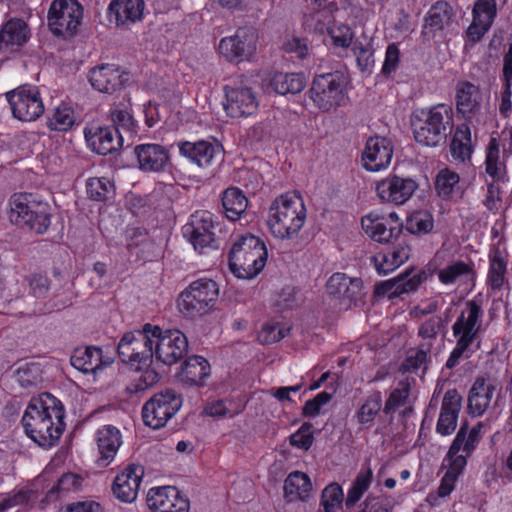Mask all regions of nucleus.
Returning <instances> with one entry per match:
<instances>
[{
	"mask_svg": "<svg viewBox=\"0 0 512 512\" xmlns=\"http://www.w3.org/2000/svg\"><path fill=\"white\" fill-rule=\"evenodd\" d=\"M71 365L84 374L95 373L102 363V350L94 346L74 349L70 357Z\"/></svg>",
	"mask_w": 512,
	"mask_h": 512,
	"instance_id": "39",
	"label": "nucleus"
},
{
	"mask_svg": "<svg viewBox=\"0 0 512 512\" xmlns=\"http://www.w3.org/2000/svg\"><path fill=\"white\" fill-rule=\"evenodd\" d=\"M138 167L144 172H160L164 170L169 161V154L165 147L159 144H142L134 149Z\"/></svg>",
	"mask_w": 512,
	"mask_h": 512,
	"instance_id": "30",
	"label": "nucleus"
},
{
	"mask_svg": "<svg viewBox=\"0 0 512 512\" xmlns=\"http://www.w3.org/2000/svg\"><path fill=\"white\" fill-rule=\"evenodd\" d=\"M462 407V397L457 390H448L442 400L436 432L442 436L451 435L457 428Z\"/></svg>",
	"mask_w": 512,
	"mask_h": 512,
	"instance_id": "26",
	"label": "nucleus"
},
{
	"mask_svg": "<svg viewBox=\"0 0 512 512\" xmlns=\"http://www.w3.org/2000/svg\"><path fill=\"white\" fill-rule=\"evenodd\" d=\"M484 312L475 300L465 303L456 321L452 325V333L457 342L472 347L482 327Z\"/></svg>",
	"mask_w": 512,
	"mask_h": 512,
	"instance_id": "16",
	"label": "nucleus"
},
{
	"mask_svg": "<svg viewBox=\"0 0 512 512\" xmlns=\"http://www.w3.org/2000/svg\"><path fill=\"white\" fill-rule=\"evenodd\" d=\"M452 16V9L447 2L438 1L428 11L425 26L432 31L441 30L448 24Z\"/></svg>",
	"mask_w": 512,
	"mask_h": 512,
	"instance_id": "50",
	"label": "nucleus"
},
{
	"mask_svg": "<svg viewBox=\"0 0 512 512\" xmlns=\"http://www.w3.org/2000/svg\"><path fill=\"white\" fill-rule=\"evenodd\" d=\"M443 326L441 317L434 316L424 321L418 328V337L421 338L419 344L428 345V349L432 351L434 344L438 340V334Z\"/></svg>",
	"mask_w": 512,
	"mask_h": 512,
	"instance_id": "54",
	"label": "nucleus"
},
{
	"mask_svg": "<svg viewBox=\"0 0 512 512\" xmlns=\"http://www.w3.org/2000/svg\"><path fill=\"white\" fill-rule=\"evenodd\" d=\"M117 351L123 363L130 365L135 370L142 371L135 384L128 388L130 392L144 391L159 381V374L151 368L153 340L151 333L147 331V324L141 331L125 333L118 343Z\"/></svg>",
	"mask_w": 512,
	"mask_h": 512,
	"instance_id": "2",
	"label": "nucleus"
},
{
	"mask_svg": "<svg viewBox=\"0 0 512 512\" xmlns=\"http://www.w3.org/2000/svg\"><path fill=\"white\" fill-rule=\"evenodd\" d=\"M15 379L23 388H36L42 383V369L39 363H20L15 370Z\"/></svg>",
	"mask_w": 512,
	"mask_h": 512,
	"instance_id": "48",
	"label": "nucleus"
},
{
	"mask_svg": "<svg viewBox=\"0 0 512 512\" xmlns=\"http://www.w3.org/2000/svg\"><path fill=\"white\" fill-rule=\"evenodd\" d=\"M211 372L209 362L202 356L193 355L188 357L181 368L180 378L183 382L204 386Z\"/></svg>",
	"mask_w": 512,
	"mask_h": 512,
	"instance_id": "37",
	"label": "nucleus"
},
{
	"mask_svg": "<svg viewBox=\"0 0 512 512\" xmlns=\"http://www.w3.org/2000/svg\"><path fill=\"white\" fill-rule=\"evenodd\" d=\"M284 496L289 502L306 500L312 490L309 476L301 471H293L284 481Z\"/></svg>",
	"mask_w": 512,
	"mask_h": 512,
	"instance_id": "40",
	"label": "nucleus"
},
{
	"mask_svg": "<svg viewBox=\"0 0 512 512\" xmlns=\"http://www.w3.org/2000/svg\"><path fill=\"white\" fill-rule=\"evenodd\" d=\"M96 443L100 455L97 462L106 467L114 460L122 445L121 432L115 426L104 425L96 431Z\"/></svg>",
	"mask_w": 512,
	"mask_h": 512,
	"instance_id": "29",
	"label": "nucleus"
},
{
	"mask_svg": "<svg viewBox=\"0 0 512 512\" xmlns=\"http://www.w3.org/2000/svg\"><path fill=\"white\" fill-rule=\"evenodd\" d=\"M180 155L199 168L213 166L222 156L223 148L218 142L200 140L178 144Z\"/></svg>",
	"mask_w": 512,
	"mask_h": 512,
	"instance_id": "19",
	"label": "nucleus"
},
{
	"mask_svg": "<svg viewBox=\"0 0 512 512\" xmlns=\"http://www.w3.org/2000/svg\"><path fill=\"white\" fill-rule=\"evenodd\" d=\"M482 427V424L479 423L467 433L466 426H462L457 432L455 438H458L460 434H462L463 436L461 442V449L463 450L464 453H466V456H470L476 449L481 439Z\"/></svg>",
	"mask_w": 512,
	"mask_h": 512,
	"instance_id": "60",
	"label": "nucleus"
},
{
	"mask_svg": "<svg viewBox=\"0 0 512 512\" xmlns=\"http://www.w3.org/2000/svg\"><path fill=\"white\" fill-rule=\"evenodd\" d=\"M224 110L232 118L247 117L258 109L256 96L250 88L225 87Z\"/></svg>",
	"mask_w": 512,
	"mask_h": 512,
	"instance_id": "24",
	"label": "nucleus"
},
{
	"mask_svg": "<svg viewBox=\"0 0 512 512\" xmlns=\"http://www.w3.org/2000/svg\"><path fill=\"white\" fill-rule=\"evenodd\" d=\"M362 289V281L359 278H350L343 273L333 274L327 283L330 295L349 301L356 300Z\"/></svg>",
	"mask_w": 512,
	"mask_h": 512,
	"instance_id": "36",
	"label": "nucleus"
},
{
	"mask_svg": "<svg viewBox=\"0 0 512 512\" xmlns=\"http://www.w3.org/2000/svg\"><path fill=\"white\" fill-rule=\"evenodd\" d=\"M267 249L258 237L247 234L241 236L229 252V268L239 279H253L265 267Z\"/></svg>",
	"mask_w": 512,
	"mask_h": 512,
	"instance_id": "4",
	"label": "nucleus"
},
{
	"mask_svg": "<svg viewBox=\"0 0 512 512\" xmlns=\"http://www.w3.org/2000/svg\"><path fill=\"white\" fill-rule=\"evenodd\" d=\"M393 142L381 136L370 137L361 153L362 167L368 172L386 170L392 161Z\"/></svg>",
	"mask_w": 512,
	"mask_h": 512,
	"instance_id": "17",
	"label": "nucleus"
},
{
	"mask_svg": "<svg viewBox=\"0 0 512 512\" xmlns=\"http://www.w3.org/2000/svg\"><path fill=\"white\" fill-rule=\"evenodd\" d=\"M421 281L422 278L420 275H413L409 278L407 276H401L389 279L376 285L375 294L377 296H386L388 299H394L405 293L416 290Z\"/></svg>",
	"mask_w": 512,
	"mask_h": 512,
	"instance_id": "38",
	"label": "nucleus"
},
{
	"mask_svg": "<svg viewBox=\"0 0 512 512\" xmlns=\"http://www.w3.org/2000/svg\"><path fill=\"white\" fill-rule=\"evenodd\" d=\"M306 217L307 211L302 197L296 193H285L271 203L267 225L275 238L294 240L303 228Z\"/></svg>",
	"mask_w": 512,
	"mask_h": 512,
	"instance_id": "3",
	"label": "nucleus"
},
{
	"mask_svg": "<svg viewBox=\"0 0 512 512\" xmlns=\"http://www.w3.org/2000/svg\"><path fill=\"white\" fill-rule=\"evenodd\" d=\"M382 408V395L379 391H374L364 398L359 405L354 418L360 425L372 424Z\"/></svg>",
	"mask_w": 512,
	"mask_h": 512,
	"instance_id": "46",
	"label": "nucleus"
},
{
	"mask_svg": "<svg viewBox=\"0 0 512 512\" xmlns=\"http://www.w3.org/2000/svg\"><path fill=\"white\" fill-rule=\"evenodd\" d=\"M111 119L113 126L124 135V141L127 140V146L133 142V138L137 135V124L127 109L115 108L111 111Z\"/></svg>",
	"mask_w": 512,
	"mask_h": 512,
	"instance_id": "47",
	"label": "nucleus"
},
{
	"mask_svg": "<svg viewBox=\"0 0 512 512\" xmlns=\"http://www.w3.org/2000/svg\"><path fill=\"white\" fill-rule=\"evenodd\" d=\"M422 117L413 121L415 140L425 146H437L447 136V129L453 123V109L448 104H438L428 111L421 112Z\"/></svg>",
	"mask_w": 512,
	"mask_h": 512,
	"instance_id": "6",
	"label": "nucleus"
},
{
	"mask_svg": "<svg viewBox=\"0 0 512 512\" xmlns=\"http://www.w3.org/2000/svg\"><path fill=\"white\" fill-rule=\"evenodd\" d=\"M86 188L88 197L95 201H104L113 193V185L107 178H90Z\"/></svg>",
	"mask_w": 512,
	"mask_h": 512,
	"instance_id": "58",
	"label": "nucleus"
},
{
	"mask_svg": "<svg viewBox=\"0 0 512 512\" xmlns=\"http://www.w3.org/2000/svg\"><path fill=\"white\" fill-rule=\"evenodd\" d=\"M222 205L226 217L231 221H236L246 211L248 200L239 188L231 187L224 191Z\"/></svg>",
	"mask_w": 512,
	"mask_h": 512,
	"instance_id": "43",
	"label": "nucleus"
},
{
	"mask_svg": "<svg viewBox=\"0 0 512 512\" xmlns=\"http://www.w3.org/2000/svg\"><path fill=\"white\" fill-rule=\"evenodd\" d=\"M455 101L458 114L470 121L480 113L482 94L477 85L461 81L456 86Z\"/></svg>",
	"mask_w": 512,
	"mask_h": 512,
	"instance_id": "27",
	"label": "nucleus"
},
{
	"mask_svg": "<svg viewBox=\"0 0 512 512\" xmlns=\"http://www.w3.org/2000/svg\"><path fill=\"white\" fill-rule=\"evenodd\" d=\"M82 16L83 8L77 0H53L48 11V25L55 35L71 36Z\"/></svg>",
	"mask_w": 512,
	"mask_h": 512,
	"instance_id": "13",
	"label": "nucleus"
},
{
	"mask_svg": "<svg viewBox=\"0 0 512 512\" xmlns=\"http://www.w3.org/2000/svg\"><path fill=\"white\" fill-rule=\"evenodd\" d=\"M373 480V471L370 467L362 468L347 491L345 505L347 508L354 507L364 496L371 486Z\"/></svg>",
	"mask_w": 512,
	"mask_h": 512,
	"instance_id": "45",
	"label": "nucleus"
},
{
	"mask_svg": "<svg viewBox=\"0 0 512 512\" xmlns=\"http://www.w3.org/2000/svg\"><path fill=\"white\" fill-rule=\"evenodd\" d=\"M333 44L336 47L348 48L354 37L352 29L346 24H334L328 29Z\"/></svg>",
	"mask_w": 512,
	"mask_h": 512,
	"instance_id": "62",
	"label": "nucleus"
},
{
	"mask_svg": "<svg viewBox=\"0 0 512 512\" xmlns=\"http://www.w3.org/2000/svg\"><path fill=\"white\" fill-rule=\"evenodd\" d=\"M417 187L413 179L394 175L378 182L376 191L382 201L402 205L411 198Z\"/></svg>",
	"mask_w": 512,
	"mask_h": 512,
	"instance_id": "23",
	"label": "nucleus"
},
{
	"mask_svg": "<svg viewBox=\"0 0 512 512\" xmlns=\"http://www.w3.org/2000/svg\"><path fill=\"white\" fill-rule=\"evenodd\" d=\"M475 276L473 263L462 260L453 261L437 271L438 280L445 286L460 287L473 282Z\"/></svg>",
	"mask_w": 512,
	"mask_h": 512,
	"instance_id": "31",
	"label": "nucleus"
},
{
	"mask_svg": "<svg viewBox=\"0 0 512 512\" xmlns=\"http://www.w3.org/2000/svg\"><path fill=\"white\" fill-rule=\"evenodd\" d=\"M459 180L460 177L456 172L449 169L441 170L438 173L435 182L438 195L444 199L451 197L459 183Z\"/></svg>",
	"mask_w": 512,
	"mask_h": 512,
	"instance_id": "57",
	"label": "nucleus"
},
{
	"mask_svg": "<svg viewBox=\"0 0 512 512\" xmlns=\"http://www.w3.org/2000/svg\"><path fill=\"white\" fill-rule=\"evenodd\" d=\"M76 121L73 109L67 104L61 103L54 108L48 117L47 126L54 131H68Z\"/></svg>",
	"mask_w": 512,
	"mask_h": 512,
	"instance_id": "49",
	"label": "nucleus"
},
{
	"mask_svg": "<svg viewBox=\"0 0 512 512\" xmlns=\"http://www.w3.org/2000/svg\"><path fill=\"white\" fill-rule=\"evenodd\" d=\"M344 500V493L342 487L336 483L327 485L321 494L320 504L324 512H337Z\"/></svg>",
	"mask_w": 512,
	"mask_h": 512,
	"instance_id": "55",
	"label": "nucleus"
},
{
	"mask_svg": "<svg viewBox=\"0 0 512 512\" xmlns=\"http://www.w3.org/2000/svg\"><path fill=\"white\" fill-rule=\"evenodd\" d=\"M144 7L143 0H111L108 14L117 26L129 25L142 19Z\"/></svg>",
	"mask_w": 512,
	"mask_h": 512,
	"instance_id": "34",
	"label": "nucleus"
},
{
	"mask_svg": "<svg viewBox=\"0 0 512 512\" xmlns=\"http://www.w3.org/2000/svg\"><path fill=\"white\" fill-rule=\"evenodd\" d=\"M310 428V425L303 424L294 434L291 435V445L304 450L309 449L313 443V435Z\"/></svg>",
	"mask_w": 512,
	"mask_h": 512,
	"instance_id": "64",
	"label": "nucleus"
},
{
	"mask_svg": "<svg viewBox=\"0 0 512 512\" xmlns=\"http://www.w3.org/2000/svg\"><path fill=\"white\" fill-rule=\"evenodd\" d=\"M305 77L301 73H276L272 80L273 90L281 95L297 94L305 88Z\"/></svg>",
	"mask_w": 512,
	"mask_h": 512,
	"instance_id": "44",
	"label": "nucleus"
},
{
	"mask_svg": "<svg viewBox=\"0 0 512 512\" xmlns=\"http://www.w3.org/2000/svg\"><path fill=\"white\" fill-rule=\"evenodd\" d=\"M148 507L155 512H189V499L175 487H154L147 496Z\"/></svg>",
	"mask_w": 512,
	"mask_h": 512,
	"instance_id": "20",
	"label": "nucleus"
},
{
	"mask_svg": "<svg viewBox=\"0 0 512 512\" xmlns=\"http://www.w3.org/2000/svg\"><path fill=\"white\" fill-rule=\"evenodd\" d=\"M219 296L218 284L210 278H200L181 292L178 307L185 316L194 318L210 312Z\"/></svg>",
	"mask_w": 512,
	"mask_h": 512,
	"instance_id": "8",
	"label": "nucleus"
},
{
	"mask_svg": "<svg viewBox=\"0 0 512 512\" xmlns=\"http://www.w3.org/2000/svg\"><path fill=\"white\" fill-rule=\"evenodd\" d=\"M507 253L500 244L494 246L489 252V269L487 273V285L494 291H500L508 287L507 279Z\"/></svg>",
	"mask_w": 512,
	"mask_h": 512,
	"instance_id": "33",
	"label": "nucleus"
},
{
	"mask_svg": "<svg viewBox=\"0 0 512 512\" xmlns=\"http://www.w3.org/2000/svg\"><path fill=\"white\" fill-rule=\"evenodd\" d=\"M10 219L17 225H26L37 234H43L51 224L50 206L32 194H14L10 198Z\"/></svg>",
	"mask_w": 512,
	"mask_h": 512,
	"instance_id": "5",
	"label": "nucleus"
},
{
	"mask_svg": "<svg viewBox=\"0 0 512 512\" xmlns=\"http://www.w3.org/2000/svg\"><path fill=\"white\" fill-rule=\"evenodd\" d=\"M347 78L340 71L316 75L309 89L313 104L323 112L342 106L347 98Z\"/></svg>",
	"mask_w": 512,
	"mask_h": 512,
	"instance_id": "7",
	"label": "nucleus"
},
{
	"mask_svg": "<svg viewBox=\"0 0 512 512\" xmlns=\"http://www.w3.org/2000/svg\"><path fill=\"white\" fill-rule=\"evenodd\" d=\"M450 152L454 161L464 163L471 158V130L468 125H459L450 144Z\"/></svg>",
	"mask_w": 512,
	"mask_h": 512,
	"instance_id": "41",
	"label": "nucleus"
},
{
	"mask_svg": "<svg viewBox=\"0 0 512 512\" xmlns=\"http://www.w3.org/2000/svg\"><path fill=\"white\" fill-rule=\"evenodd\" d=\"M404 228L410 234L424 235L434 228V219L430 212L421 210L412 213L405 222Z\"/></svg>",
	"mask_w": 512,
	"mask_h": 512,
	"instance_id": "52",
	"label": "nucleus"
},
{
	"mask_svg": "<svg viewBox=\"0 0 512 512\" xmlns=\"http://www.w3.org/2000/svg\"><path fill=\"white\" fill-rule=\"evenodd\" d=\"M61 402L50 393L33 397L22 416L25 434L43 448L55 446L65 428Z\"/></svg>",
	"mask_w": 512,
	"mask_h": 512,
	"instance_id": "1",
	"label": "nucleus"
},
{
	"mask_svg": "<svg viewBox=\"0 0 512 512\" xmlns=\"http://www.w3.org/2000/svg\"><path fill=\"white\" fill-rule=\"evenodd\" d=\"M128 80V75L115 64H102L89 73L92 87L102 93H113Z\"/></svg>",
	"mask_w": 512,
	"mask_h": 512,
	"instance_id": "25",
	"label": "nucleus"
},
{
	"mask_svg": "<svg viewBox=\"0 0 512 512\" xmlns=\"http://www.w3.org/2000/svg\"><path fill=\"white\" fill-rule=\"evenodd\" d=\"M496 383L490 379L478 378L468 397V411L473 416H481L490 407L497 391Z\"/></svg>",
	"mask_w": 512,
	"mask_h": 512,
	"instance_id": "28",
	"label": "nucleus"
},
{
	"mask_svg": "<svg viewBox=\"0 0 512 512\" xmlns=\"http://www.w3.org/2000/svg\"><path fill=\"white\" fill-rule=\"evenodd\" d=\"M85 139L91 149L100 154H110L124 145V135L114 127L89 125L84 129Z\"/></svg>",
	"mask_w": 512,
	"mask_h": 512,
	"instance_id": "21",
	"label": "nucleus"
},
{
	"mask_svg": "<svg viewBox=\"0 0 512 512\" xmlns=\"http://www.w3.org/2000/svg\"><path fill=\"white\" fill-rule=\"evenodd\" d=\"M147 331L153 340V359L173 365L179 362L188 350L186 335L178 329L163 330L159 326L147 323Z\"/></svg>",
	"mask_w": 512,
	"mask_h": 512,
	"instance_id": "9",
	"label": "nucleus"
},
{
	"mask_svg": "<svg viewBox=\"0 0 512 512\" xmlns=\"http://www.w3.org/2000/svg\"><path fill=\"white\" fill-rule=\"evenodd\" d=\"M410 251L409 245L399 243L386 252L376 254L372 257V261L379 274H388L403 265L409 259Z\"/></svg>",
	"mask_w": 512,
	"mask_h": 512,
	"instance_id": "35",
	"label": "nucleus"
},
{
	"mask_svg": "<svg viewBox=\"0 0 512 512\" xmlns=\"http://www.w3.org/2000/svg\"><path fill=\"white\" fill-rule=\"evenodd\" d=\"M30 38L27 23L20 18H11L0 29V52L23 46Z\"/></svg>",
	"mask_w": 512,
	"mask_h": 512,
	"instance_id": "32",
	"label": "nucleus"
},
{
	"mask_svg": "<svg viewBox=\"0 0 512 512\" xmlns=\"http://www.w3.org/2000/svg\"><path fill=\"white\" fill-rule=\"evenodd\" d=\"M485 172L493 182H503L506 175V165L500 159V145L496 138H491L486 147Z\"/></svg>",
	"mask_w": 512,
	"mask_h": 512,
	"instance_id": "42",
	"label": "nucleus"
},
{
	"mask_svg": "<svg viewBox=\"0 0 512 512\" xmlns=\"http://www.w3.org/2000/svg\"><path fill=\"white\" fill-rule=\"evenodd\" d=\"M258 41L259 33L255 27H240L233 35L219 41L218 51L229 63L251 62L256 55Z\"/></svg>",
	"mask_w": 512,
	"mask_h": 512,
	"instance_id": "10",
	"label": "nucleus"
},
{
	"mask_svg": "<svg viewBox=\"0 0 512 512\" xmlns=\"http://www.w3.org/2000/svg\"><path fill=\"white\" fill-rule=\"evenodd\" d=\"M219 224L214 220V215L207 211H196L191 220L183 227V233L189 238L194 249L204 253L206 249H217L215 230Z\"/></svg>",
	"mask_w": 512,
	"mask_h": 512,
	"instance_id": "14",
	"label": "nucleus"
},
{
	"mask_svg": "<svg viewBox=\"0 0 512 512\" xmlns=\"http://www.w3.org/2000/svg\"><path fill=\"white\" fill-rule=\"evenodd\" d=\"M182 400L172 390L155 394L142 408V418L145 425L160 429L179 411Z\"/></svg>",
	"mask_w": 512,
	"mask_h": 512,
	"instance_id": "12",
	"label": "nucleus"
},
{
	"mask_svg": "<svg viewBox=\"0 0 512 512\" xmlns=\"http://www.w3.org/2000/svg\"><path fill=\"white\" fill-rule=\"evenodd\" d=\"M512 82L502 81V87L499 96L496 97L498 100V111L500 115L507 118L512 113Z\"/></svg>",
	"mask_w": 512,
	"mask_h": 512,
	"instance_id": "63",
	"label": "nucleus"
},
{
	"mask_svg": "<svg viewBox=\"0 0 512 512\" xmlns=\"http://www.w3.org/2000/svg\"><path fill=\"white\" fill-rule=\"evenodd\" d=\"M290 328L281 323H267L259 332L258 338L261 343L271 344L283 339Z\"/></svg>",
	"mask_w": 512,
	"mask_h": 512,
	"instance_id": "59",
	"label": "nucleus"
},
{
	"mask_svg": "<svg viewBox=\"0 0 512 512\" xmlns=\"http://www.w3.org/2000/svg\"><path fill=\"white\" fill-rule=\"evenodd\" d=\"M144 468L141 465L130 464L117 474L113 481V495L123 503H132L136 500Z\"/></svg>",
	"mask_w": 512,
	"mask_h": 512,
	"instance_id": "22",
	"label": "nucleus"
},
{
	"mask_svg": "<svg viewBox=\"0 0 512 512\" xmlns=\"http://www.w3.org/2000/svg\"><path fill=\"white\" fill-rule=\"evenodd\" d=\"M353 52L356 56L357 65L361 71H367L374 64V50L370 43L355 41L353 43Z\"/></svg>",
	"mask_w": 512,
	"mask_h": 512,
	"instance_id": "61",
	"label": "nucleus"
},
{
	"mask_svg": "<svg viewBox=\"0 0 512 512\" xmlns=\"http://www.w3.org/2000/svg\"><path fill=\"white\" fill-rule=\"evenodd\" d=\"M496 16V0H476L472 8V22L465 31L467 41L479 42L491 29Z\"/></svg>",
	"mask_w": 512,
	"mask_h": 512,
	"instance_id": "18",
	"label": "nucleus"
},
{
	"mask_svg": "<svg viewBox=\"0 0 512 512\" xmlns=\"http://www.w3.org/2000/svg\"><path fill=\"white\" fill-rule=\"evenodd\" d=\"M364 233L373 241L388 243L397 238L402 230V224L396 213L381 214L372 211L361 220Z\"/></svg>",
	"mask_w": 512,
	"mask_h": 512,
	"instance_id": "15",
	"label": "nucleus"
},
{
	"mask_svg": "<svg viewBox=\"0 0 512 512\" xmlns=\"http://www.w3.org/2000/svg\"><path fill=\"white\" fill-rule=\"evenodd\" d=\"M462 434L458 438H454L445 461L448 462V468L445 474L454 478H458L467 465V457L465 454H459L461 450Z\"/></svg>",
	"mask_w": 512,
	"mask_h": 512,
	"instance_id": "51",
	"label": "nucleus"
},
{
	"mask_svg": "<svg viewBox=\"0 0 512 512\" xmlns=\"http://www.w3.org/2000/svg\"><path fill=\"white\" fill-rule=\"evenodd\" d=\"M410 395V386L406 382H400L388 396L383 411L389 415L401 407H405Z\"/></svg>",
	"mask_w": 512,
	"mask_h": 512,
	"instance_id": "56",
	"label": "nucleus"
},
{
	"mask_svg": "<svg viewBox=\"0 0 512 512\" xmlns=\"http://www.w3.org/2000/svg\"><path fill=\"white\" fill-rule=\"evenodd\" d=\"M81 484V477L73 473H66L62 475L57 483L47 492L46 498L48 501H56L66 493L78 490Z\"/></svg>",
	"mask_w": 512,
	"mask_h": 512,
	"instance_id": "53",
	"label": "nucleus"
},
{
	"mask_svg": "<svg viewBox=\"0 0 512 512\" xmlns=\"http://www.w3.org/2000/svg\"><path fill=\"white\" fill-rule=\"evenodd\" d=\"M5 96L13 117L20 121H35L44 113V103L35 86L23 85L8 91Z\"/></svg>",
	"mask_w": 512,
	"mask_h": 512,
	"instance_id": "11",
	"label": "nucleus"
}]
</instances>
